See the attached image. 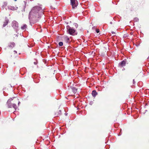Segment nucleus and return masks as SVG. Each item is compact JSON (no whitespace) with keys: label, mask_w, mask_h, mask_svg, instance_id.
<instances>
[{"label":"nucleus","mask_w":149,"mask_h":149,"mask_svg":"<svg viewBox=\"0 0 149 149\" xmlns=\"http://www.w3.org/2000/svg\"><path fill=\"white\" fill-rule=\"evenodd\" d=\"M64 39L66 40V42H67L69 40V38L68 36H65L64 38Z\"/></svg>","instance_id":"nucleus-12"},{"label":"nucleus","mask_w":149,"mask_h":149,"mask_svg":"<svg viewBox=\"0 0 149 149\" xmlns=\"http://www.w3.org/2000/svg\"><path fill=\"white\" fill-rule=\"evenodd\" d=\"M126 63V61H125L123 60L119 64V66L121 67L124 66H125Z\"/></svg>","instance_id":"nucleus-7"},{"label":"nucleus","mask_w":149,"mask_h":149,"mask_svg":"<svg viewBox=\"0 0 149 149\" xmlns=\"http://www.w3.org/2000/svg\"><path fill=\"white\" fill-rule=\"evenodd\" d=\"M34 64H36V62H34Z\"/></svg>","instance_id":"nucleus-20"},{"label":"nucleus","mask_w":149,"mask_h":149,"mask_svg":"<svg viewBox=\"0 0 149 149\" xmlns=\"http://www.w3.org/2000/svg\"><path fill=\"white\" fill-rule=\"evenodd\" d=\"M67 31L71 35H77V33L76 30L73 28L69 26H67Z\"/></svg>","instance_id":"nucleus-3"},{"label":"nucleus","mask_w":149,"mask_h":149,"mask_svg":"<svg viewBox=\"0 0 149 149\" xmlns=\"http://www.w3.org/2000/svg\"><path fill=\"white\" fill-rule=\"evenodd\" d=\"M133 82L134 84V83L135 82V81H134V79H133Z\"/></svg>","instance_id":"nucleus-19"},{"label":"nucleus","mask_w":149,"mask_h":149,"mask_svg":"<svg viewBox=\"0 0 149 149\" xmlns=\"http://www.w3.org/2000/svg\"><path fill=\"white\" fill-rule=\"evenodd\" d=\"M58 45L60 46H62L63 45V43L62 42H59L58 43Z\"/></svg>","instance_id":"nucleus-16"},{"label":"nucleus","mask_w":149,"mask_h":149,"mask_svg":"<svg viewBox=\"0 0 149 149\" xmlns=\"http://www.w3.org/2000/svg\"><path fill=\"white\" fill-rule=\"evenodd\" d=\"M72 91L74 93H76L77 91V89L75 87H73L72 88Z\"/></svg>","instance_id":"nucleus-13"},{"label":"nucleus","mask_w":149,"mask_h":149,"mask_svg":"<svg viewBox=\"0 0 149 149\" xmlns=\"http://www.w3.org/2000/svg\"><path fill=\"white\" fill-rule=\"evenodd\" d=\"M13 53H14V54H16L17 53V52L16 51L14 50L13 51Z\"/></svg>","instance_id":"nucleus-17"},{"label":"nucleus","mask_w":149,"mask_h":149,"mask_svg":"<svg viewBox=\"0 0 149 149\" xmlns=\"http://www.w3.org/2000/svg\"><path fill=\"white\" fill-rule=\"evenodd\" d=\"M97 94V93L96 92L95 90H93L92 91V94L93 97H95Z\"/></svg>","instance_id":"nucleus-9"},{"label":"nucleus","mask_w":149,"mask_h":149,"mask_svg":"<svg viewBox=\"0 0 149 149\" xmlns=\"http://www.w3.org/2000/svg\"><path fill=\"white\" fill-rule=\"evenodd\" d=\"M18 103V104L20 103L17 98L14 97L9 99L8 101V106L9 108H13L15 110L17 108L15 103Z\"/></svg>","instance_id":"nucleus-2"},{"label":"nucleus","mask_w":149,"mask_h":149,"mask_svg":"<svg viewBox=\"0 0 149 149\" xmlns=\"http://www.w3.org/2000/svg\"><path fill=\"white\" fill-rule=\"evenodd\" d=\"M26 28V24L23 25L21 27V28L22 30H24Z\"/></svg>","instance_id":"nucleus-14"},{"label":"nucleus","mask_w":149,"mask_h":149,"mask_svg":"<svg viewBox=\"0 0 149 149\" xmlns=\"http://www.w3.org/2000/svg\"><path fill=\"white\" fill-rule=\"evenodd\" d=\"M71 4L73 8L76 7L78 5V3L77 0H70Z\"/></svg>","instance_id":"nucleus-4"},{"label":"nucleus","mask_w":149,"mask_h":149,"mask_svg":"<svg viewBox=\"0 0 149 149\" xmlns=\"http://www.w3.org/2000/svg\"><path fill=\"white\" fill-rule=\"evenodd\" d=\"M92 29L93 30H95L96 33H98L100 32V30L98 29H96L95 28V27H92Z\"/></svg>","instance_id":"nucleus-10"},{"label":"nucleus","mask_w":149,"mask_h":149,"mask_svg":"<svg viewBox=\"0 0 149 149\" xmlns=\"http://www.w3.org/2000/svg\"><path fill=\"white\" fill-rule=\"evenodd\" d=\"M15 1H16L17 0H14Z\"/></svg>","instance_id":"nucleus-22"},{"label":"nucleus","mask_w":149,"mask_h":149,"mask_svg":"<svg viewBox=\"0 0 149 149\" xmlns=\"http://www.w3.org/2000/svg\"><path fill=\"white\" fill-rule=\"evenodd\" d=\"M28 47H29V45H28Z\"/></svg>","instance_id":"nucleus-21"},{"label":"nucleus","mask_w":149,"mask_h":149,"mask_svg":"<svg viewBox=\"0 0 149 149\" xmlns=\"http://www.w3.org/2000/svg\"><path fill=\"white\" fill-rule=\"evenodd\" d=\"M111 33H112V34H115V33L114 32H113V31H112V32H111Z\"/></svg>","instance_id":"nucleus-18"},{"label":"nucleus","mask_w":149,"mask_h":149,"mask_svg":"<svg viewBox=\"0 0 149 149\" xmlns=\"http://www.w3.org/2000/svg\"><path fill=\"white\" fill-rule=\"evenodd\" d=\"M61 110H56L54 112V115L56 116H58L61 114Z\"/></svg>","instance_id":"nucleus-6"},{"label":"nucleus","mask_w":149,"mask_h":149,"mask_svg":"<svg viewBox=\"0 0 149 149\" xmlns=\"http://www.w3.org/2000/svg\"><path fill=\"white\" fill-rule=\"evenodd\" d=\"M8 8L10 10H15L16 9L15 8V7H12V6L9 7Z\"/></svg>","instance_id":"nucleus-11"},{"label":"nucleus","mask_w":149,"mask_h":149,"mask_svg":"<svg viewBox=\"0 0 149 149\" xmlns=\"http://www.w3.org/2000/svg\"><path fill=\"white\" fill-rule=\"evenodd\" d=\"M42 13V10L39 6H36L33 8L30 12L29 19L31 20L36 22L40 17V15Z\"/></svg>","instance_id":"nucleus-1"},{"label":"nucleus","mask_w":149,"mask_h":149,"mask_svg":"<svg viewBox=\"0 0 149 149\" xmlns=\"http://www.w3.org/2000/svg\"><path fill=\"white\" fill-rule=\"evenodd\" d=\"M18 24L17 22L16 21H13L11 24V25L13 28L16 29L18 27Z\"/></svg>","instance_id":"nucleus-5"},{"label":"nucleus","mask_w":149,"mask_h":149,"mask_svg":"<svg viewBox=\"0 0 149 149\" xmlns=\"http://www.w3.org/2000/svg\"><path fill=\"white\" fill-rule=\"evenodd\" d=\"M9 22V20L8 19L6 18L5 21L3 22V26L5 27L6 25H7L8 22Z\"/></svg>","instance_id":"nucleus-8"},{"label":"nucleus","mask_w":149,"mask_h":149,"mask_svg":"<svg viewBox=\"0 0 149 149\" xmlns=\"http://www.w3.org/2000/svg\"><path fill=\"white\" fill-rule=\"evenodd\" d=\"M10 45L9 46V47L14 46L15 45V44L13 42L10 43Z\"/></svg>","instance_id":"nucleus-15"}]
</instances>
